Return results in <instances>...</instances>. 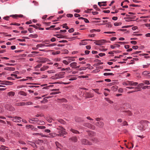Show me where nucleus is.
<instances>
[{"mask_svg":"<svg viewBox=\"0 0 150 150\" xmlns=\"http://www.w3.org/2000/svg\"><path fill=\"white\" fill-rule=\"evenodd\" d=\"M56 45V43H53L50 44L48 45H46V47H50L51 46H53L55 45Z\"/></svg>","mask_w":150,"mask_h":150,"instance_id":"obj_45","label":"nucleus"},{"mask_svg":"<svg viewBox=\"0 0 150 150\" xmlns=\"http://www.w3.org/2000/svg\"><path fill=\"white\" fill-rule=\"evenodd\" d=\"M63 62L65 64H66V65H67L68 64L69 62L68 61H66V60H63Z\"/></svg>","mask_w":150,"mask_h":150,"instance_id":"obj_58","label":"nucleus"},{"mask_svg":"<svg viewBox=\"0 0 150 150\" xmlns=\"http://www.w3.org/2000/svg\"><path fill=\"white\" fill-rule=\"evenodd\" d=\"M18 94L21 95H23L24 96H26L27 94L24 91H21L18 92Z\"/></svg>","mask_w":150,"mask_h":150,"instance_id":"obj_26","label":"nucleus"},{"mask_svg":"<svg viewBox=\"0 0 150 150\" xmlns=\"http://www.w3.org/2000/svg\"><path fill=\"white\" fill-rule=\"evenodd\" d=\"M96 125L99 128H102L104 125V124L102 122H97L96 124Z\"/></svg>","mask_w":150,"mask_h":150,"instance_id":"obj_8","label":"nucleus"},{"mask_svg":"<svg viewBox=\"0 0 150 150\" xmlns=\"http://www.w3.org/2000/svg\"><path fill=\"white\" fill-rule=\"evenodd\" d=\"M91 140L94 142H98V139L97 138L94 137L92 138L91 139Z\"/></svg>","mask_w":150,"mask_h":150,"instance_id":"obj_41","label":"nucleus"},{"mask_svg":"<svg viewBox=\"0 0 150 150\" xmlns=\"http://www.w3.org/2000/svg\"><path fill=\"white\" fill-rule=\"evenodd\" d=\"M8 95L9 96H13L15 95V93L11 91L8 93Z\"/></svg>","mask_w":150,"mask_h":150,"instance_id":"obj_38","label":"nucleus"},{"mask_svg":"<svg viewBox=\"0 0 150 150\" xmlns=\"http://www.w3.org/2000/svg\"><path fill=\"white\" fill-rule=\"evenodd\" d=\"M47 102V99H45V98H44L43 100L41 101V103H44V102Z\"/></svg>","mask_w":150,"mask_h":150,"instance_id":"obj_59","label":"nucleus"},{"mask_svg":"<svg viewBox=\"0 0 150 150\" xmlns=\"http://www.w3.org/2000/svg\"><path fill=\"white\" fill-rule=\"evenodd\" d=\"M93 95L91 93H88L87 94V96L88 98H91L93 97Z\"/></svg>","mask_w":150,"mask_h":150,"instance_id":"obj_46","label":"nucleus"},{"mask_svg":"<svg viewBox=\"0 0 150 150\" xmlns=\"http://www.w3.org/2000/svg\"><path fill=\"white\" fill-rule=\"evenodd\" d=\"M70 131L72 133L75 134H79V132L78 131L75 130L73 129H71Z\"/></svg>","mask_w":150,"mask_h":150,"instance_id":"obj_21","label":"nucleus"},{"mask_svg":"<svg viewBox=\"0 0 150 150\" xmlns=\"http://www.w3.org/2000/svg\"><path fill=\"white\" fill-rule=\"evenodd\" d=\"M118 43L120 44L121 45H125V44H126L127 43V42H118Z\"/></svg>","mask_w":150,"mask_h":150,"instance_id":"obj_54","label":"nucleus"},{"mask_svg":"<svg viewBox=\"0 0 150 150\" xmlns=\"http://www.w3.org/2000/svg\"><path fill=\"white\" fill-rule=\"evenodd\" d=\"M58 130V134L57 135L60 137L63 136L64 134H66V132L65 131V129L63 127L59 126L58 128H57Z\"/></svg>","mask_w":150,"mask_h":150,"instance_id":"obj_1","label":"nucleus"},{"mask_svg":"<svg viewBox=\"0 0 150 150\" xmlns=\"http://www.w3.org/2000/svg\"><path fill=\"white\" fill-rule=\"evenodd\" d=\"M138 84V83L137 82H134L133 81H132V83L131 86H136Z\"/></svg>","mask_w":150,"mask_h":150,"instance_id":"obj_51","label":"nucleus"},{"mask_svg":"<svg viewBox=\"0 0 150 150\" xmlns=\"http://www.w3.org/2000/svg\"><path fill=\"white\" fill-rule=\"evenodd\" d=\"M149 123V122L147 121H142L140 122L141 125L139 127V129L141 130H144V128L146 125L147 126V124Z\"/></svg>","mask_w":150,"mask_h":150,"instance_id":"obj_3","label":"nucleus"},{"mask_svg":"<svg viewBox=\"0 0 150 150\" xmlns=\"http://www.w3.org/2000/svg\"><path fill=\"white\" fill-rule=\"evenodd\" d=\"M0 141L2 142H5V139L2 137L0 136Z\"/></svg>","mask_w":150,"mask_h":150,"instance_id":"obj_57","label":"nucleus"},{"mask_svg":"<svg viewBox=\"0 0 150 150\" xmlns=\"http://www.w3.org/2000/svg\"><path fill=\"white\" fill-rule=\"evenodd\" d=\"M55 144L57 148H59L60 149H62V146L58 142H55Z\"/></svg>","mask_w":150,"mask_h":150,"instance_id":"obj_15","label":"nucleus"},{"mask_svg":"<svg viewBox=\"0 0 150 150\" xmlns=\"http://www.w3.org/2000/svg\"><path fill=\"white\" fill-rule=\"evenodd\" d=\"M150 65V64H146L143 65V68H147Z\"/></svg>","mask_w":150,"mask_h":150,"instance_id":"obj_49","label":"nucleus"},{"mask_svg":"<svg viewBox=\"0 0 150 150\" xmlns=\"http://www.w3.org/2000/svg\"><path fill=\"white\" fill-rule=\"evenodd\" d=\"M37 127L40 129H45L46 128L44 126H38Z\"/></svg>","mask_w":150,"mask_h":150,"instance_id":"obj_55","label":"nucleus"},{"mask_svg":"<svg viewBox=\"0 0 150 150\" xmlns=\"http://www.w3.org/2000/svg\"><path fill=\"white\" fill-rule=\"evenodd\" d=\"M83 125L93 130H94L95 129V127L94 126L89 123H85Z\"/></svg>","mask_w":150,"mask_h":150,"instance_id":"obj_4","label":"nucleus"},{"mask_svg":"<svg viewBox=\"0 0 150 150\" xmlns=\"http://www.w3.org/2000/svg\"><path fill=\"white\" fill-rule=\"evenodd\" d=\"M49 137H56L57 134L54 133H51L49 134Z\"/></svg>","mask_w":150,"mask_h":150,"instance_id":"obj_25","label":"nucleus"},{"mask_svg":"<svg viewBox=\"0 0 150 150\" xmlns=\"http://www.w3.org/2000/svg\"><path fill=\"white\" fill-rule=\"evenodd\" d=\"M21 118L20 117L15 116L13 117L12 120L14 122H21Z\"/></svg>","mask_w":150,"mask_h":150,"instance_id":"obj_6","label":"nucleus"},{"mask_svg":"<svg viewBox=\"0 0 150 150\" xmlns=\"http://www.w3.org/2000/svg\"><path fill=\"white\" fill-rule=\"evenodd\" d=\"M33 104V103L31 102H28L25 103V105H32Z\"/></svg>","mask_w":150,"mask_h":150,"instance_id":"obj_63","label":"nucleus"},{"mask_svg":"<svg viewBox=\"0 0 150 150\" xmlns=\"http://www.w3.org/2000/svg\"><path fill=\"white\" fill-rule=\"evenodd\" d=\"M88 132V135L90 137H94L96 135V133L94 132L89 131Z\"/></svg>","mask_w":150,"mask_h":150,"instance_id":"obj_12","label":"nucleus"},{"mask_svg":"<svg viewBox=\"0 0 150 150\" xmlns=\"http://www.w3.org/2000/svg\"><path fill=\"white\" fill-rule=\"evenodd\" d=\"M48 59H46V58H45V59H42V60H41L40 61V63H44L46 62H48Z\"/></svg>","mask_w":150,"mask_h":150,"instance_id":"obj_31","label":"nucleus"},{"mask_svg":"<svg viewBox=\"0 0 150 150\" xmlns=\"http://www.w3.org/2000/svg\"><path fill=\"white\" fill-rule=\"evenodd\" d=\"M60 51H57L55 52H52V54L53 55H55L59 54H60Z\"/></svg>","mask_w":150,"mask_h":150,"instance_id":"obj_42","label":"nucleus"},{"mask_svg":"<svg viewBox=\"0 0 150 150\" xmlns=\"http://www.w3.org/2000/svg\"><path fill=\"white\" fill-rule=\"evenodd\" d=\"M4 69L10 71H14L15 70V68L13 67H6L4 68Z\"/></svg>","mask_w":150,"mask_h":150,"instance_id":"obj_18","label":"nucleus"},{"mask_svg":"<svg viewBox=\"0 0 150 150\" xmlns=\"http://www.w3.org/2000/svg\"><path fill=\"white\" fill-rule=\"evenodd\" d=\"M67 23L64 24L63 25V28H65L66 29H68L69 28L67 26Z\"/></svg>","mask_w":150,"mask_h":150,"instance_id":"obj_48","label":"nucleus"},{"mask_svg":"<svg viewBox=\"0 0 150 150\" xmlns=\"http://www.w3.org/2000/svg\"><path fill=\"white\" fill-rule=\"evenodd\" d=\"M105 99L108 102L112 104L113 103V102L112 100H111L108 98H105Z\"/></svg>","mask_w":150,"mask_h":150,"instance_id":"obj_35","label":"nucleus"},{"mask_svg":"<svg viewBox=\"0 0 150 150\" xmlns=\"http://www.w3.org/2000/svg\"><path fill=\"white\" fill-rule=\"evenodd\" d=\"M68 78H69V81H73L77 79V77L75 75H70L68 76Z\"/></svg>","mask_w":150,"mask_h":150,"instance_id":"obj_7","label":"nucleus"},{"mask_svg":"<svg viewBox=\"0 0 150 150\" xmlns=\"http://www.w3.org/2000/svg\"><path fill=\"white\" fill-rule=\"evenodd\" d=\"M103 75L105 76L114 75V74L112 73H105L103 74Z\"/></svg>","mask_w":150,"mask_h":150,"instance_id":"obj_37","label":"nucleus"},{"mask_svg":"<svg viewBox=\"0 0 150 150\" xmlns=\"http://www.w3.org/2000/svg\"><path fill=\"white\" fill-rule=\"evenodd\" d=\"M127 16L126 17L124 18V19H134L135 18L136 16H132L131 17H130L128 15H126Z\"/></svg>","mask_w":150,"mask_h":150,"instance_id":"obj_14","label":"nucleus"},{"mask_svg":"<svg viewBox=\"0 0 150 150\" xmlns=\"http://www.w3.org/2000/svg\"><path fill=\"white\" fill-rule=\"evenodd\" d=\"M17 106H21L25 105V102H21L18 103H16L15 104Z\"/></svg>","mask_w":150,"mask_h":150,"instance_id":"obj_22","label":"nucleus"},{"mask_svg":"<svg viewBox=\"0 0 150 150\" xmlns=\"http://www.w3.org/2000/svg\"><path fill=\"white\" fill-rule=\"evenodd\" d=\"M67 16L68 17H72L73 16V15L71 14H67Z\"/></svg>","mask_w":150,"mask_h":150,"instance_id":"obj_62","label":"nucleus"},{"mask_svg":"<svg viewBox=\"0 0 150 150\" xmlns=\"http://www.w3.org/2000/svg\"><path fill=\"white\" fill-rule=\"evenodd\" d=\"M112 26V25L111 24L110 22L108 23H107L106 27L108 28H111Z\"/></svg>","mask_w":150,"mask_h":150,"instance_id":"obj_47","label":"nucleus"},{"mask_svg":"<svg viewBox=\"0 0 150 150\" xmlns=\"http://www.w3.org/2000/svg\"><path fill=\"white\" fill-rule=\"evenodd\" d=\"M49 67L48 66H45L40 68V70L41 71H44L47 69Z\"/></svg>","mask_w":150,"mask_h":150,"instance_id":"obj_29","label":"nucleus"},{"mask_svg":"<svg viewBox=\"0 0 150 150\" xmlns=\"http://www.w3.org/2000/svg\"><path fill=\"white\" fill-rule=\"evenodd\" d=\"M88 67H81L80 69V70H85L87 68H88Z\"/></svg>","mask_w":150,"mask_h":150,"instance_id":"obj_60","label":"nucleus"},{"mask_svg":"<svg viewBox=\"0 0 150 150\" xmlns=\"http://www.w3.org/2000/svg\"><path fill=\"white\" fill-rule=\"evenodd\" d=\"M110 47L111 48L114 49L115 47H120V45H119L115 44L113 45H111Z\"/></svg>","mask_w":150,"mask_h":150,"instance_id":"obj_17","label":"nucleus"},{"mask_svg":"<svg viewBox=\"0 0 150 150\" xmlns=\"http://www.w3.org/2000/svg\"><path fill=\"white\" fill-rule=\"evenodd\" d=\"M144 83L146 85H149L150 84L149 82V81H143Z\"/></svg>","mask_w":150,"mask_h":150,"instance_id":"obj_53","label":"nucleus"},{"mask_svg":"<svg viewBox=\"0 0 150 150\" xmlns=\"http://www.w3.org/2000/svg\"><path fill=\"white\" fill-rule=\"evenodd\" d=\"M95 41L96 42H94V43H95L96 45H103L104 42H107L106 40L103 39L99 40H95Z\"/></svg>","mask_w":150,"mask_h":150,"instance_id":"obj_5","label":"nucleus"},{"mask_svg":"<svg viewBox=\"0 0 150 150\" xmlns=\"http://www.w3.org/2000/svg\"><path fill=\"white\" fill-rule=\"evenodd\" d=\"M62 51L64 52L63 53L65 54H68L69 52L66 49H64Z\"/></svg>","mask_w":150,"mask_h":150,"instance_id":"obj_56","label":"nucleus"},{"mask_svg":"<svg viewBox=\"0 0 150 150\" xmlns=\"http://www.w3.org/2000/svg\"><path fill=\"white\" fill-rule=\"evenodd\" d=\"M69 139L71 141L74 142H76L78 140V139L76 137H70Z\"/></svg>","mask_w":150,"mask_h":150,"instance_id":"obj_9","label":"nucleus"},{"mask_svg":"<svg viewBox=\"0 0 150 150\" xmlns=\"http://www.w3.org/2000/svg\"><path fill=\"white\" fill-rule=\"evenodd\" d=\"M122 124V125H123V126H125L126 125H128L127 122L126 121H124Z\"/></svg>","mask_w":150,"mask_h":150,"instance_id":"obj_61","label":"nucleus"},{"mask_svg":"<svg viewBox=\"0 0 150 150\" xmlns=\"http://www.w3.org/2000/svg\"><path fill=\"white\" fill-rule=\"evenodd\" d=\"M106 1H103L102 2H98V4L99 6H105L106 5V4H102L103 3H106Z\"/></svg>","mask_w":150,"mask_h":150,"instance_id":"obj_27","label":"nucleus"},{"mask_svg":"<svg viewBox=\"0 0 150 150\" xmlns=\"http://www.w3.org/2000/svg\"><path fill=\"white\" fill-rule=\"evenodd\" d=\"M122 24V23L119 22V23H115L114 25L115 26H117L119 25H121Z\"/></svg>","mask_w":150,"mask_h":150,"instance_id":"obj_44","label":"nucleus"},{"mask_svg":"<svg viewBox=\"0 0 150 150\" xmlns=\"http://www.w3.org/2000/svg\"><path fill=\"white\" fill-rule=\"evenodd\" d=\"M54 36L57 37V38H65V36H63L61 35L60 34H56L55 35H54Z\"/></svg>","mask_w":150,"mask_h":150,"instance_id":"obj_19","label":"nucleus"},{"mask_svg":"<svg viewBox=\"0 0 150 150\" xmlns=\"http://www.w3.org/2000/svg\"><path fill=\"white\" fill-rule=\"evenodd\" d=\"M66 58H68V59H67V61L69 62V63L71 62V61H74V57H66Z\"/></svg>","mask_w":150,"mask_h":150,"instance_id":"obj_20","label":"nucleus"},{"mask_svg":"<svg viewBox=\"0 0 150 150\" xmlns=\"http://www.w3.org/2000/svg\"><path fill=\"white\" fill-rule=\"evenodd\" d=\"M132 83V81H127L126 82L123 83V85H130L131 86Z\"/></svg>","mask_w":150,"mask_h":150,"instance_id":"obj_24","label":"nucleus"},{"mask_svg":"<svg viewBox=\"0 0 150 150\" xmlns=\"http://www.w3.org/2000/svg\"><path fill=\"white\" fill-rule=\"evenodd\" d=\"M29 36L33 38H37L38 36L36 34H35L34 35L30 34L29 35Z\"/></svg>","mask_w":150,"mask_h":150,"instance_id":"obj_43","label":"nucleus"},{"mask_svg":"<svg viewBox=\"0 0 150 150\" xmlns=\"http://www.w3.org/2000/svg\"><path fill=\"white\" fill-rule=\"evenodd\" d=\"M150 74V73H149L147 71H143L142 73V75L144 76H146L148 74Z\"/></svg>","mask_w":150,"mask_h":150,"instance_id":"obj_36","label":"nucleus"},{"mask_svg":"<svg viewBox=\"0 0 150 150\" xmlns=\"http://www.w3.org/2000/svg\"><path fill=\"white\" fill-rule=\"evenodd\" d=\"M11 25H15L17 26H19L20 25V24L18 23H12L10 24Z\"/></svg>","mask_w":150,"mask_h":150,"instance_id":"obj_50","label":"nucleus"},{"mask_svg":"<svg viewBox=\"0 0 150 150\" xmlns=\"http://www.w3.org/2000/svg\"><path fill=\"white\" fill-rule=\"evenodd\" d=\"M6 148H8V147L3 145H1L0 146V150H5Z\"/></svg>","mask_w":150,"mask_h":150,"instance_id":"obj_40","label":"nucleus"},{"mask_svg":"<svg viewBox=\"0 0 150 150\" xmlns=\"http://www.w3.org/2000/svg\"><path fill=\"white\" fill-rule=\"evenodd\" d=\"M2 83H1V84L6 85H11L12 84V83L7 81H3Z\"/></svg>","mask_w":150,"mask_h":150,"instance_id":"obj_13","label":"nucleus"},{"mask_svg":"<svg viewBox=\"0 0 150 150\" xmlns=\"http://www.w3.org/2000/svg\"><path fill=\"white\" fill-rule=\"evenodd\" d=\"M77 63L76 62H73L71 63L70 64V66L72 68H75L76 67V66Z\"/></svg>","mask_w":150,"mask_h":150,"instance_id":"obj_16","label":"nucleus"},{"mask_svg":"<svg viewBox=\"0 0 150 150\" xmlns=\"http://www.w3.org/2000/svg\"><path fill=\"white\" fill-rule=\"evenodd\" d=\"M93 90L98 94H101V93L99 92V89H93Z\"/></svg>","mask_w":150,"mask_h":150,"instance_id":"obj_39","label":"nucleus"},{"mask_svg":"<svg viewBox=\"0 0 150 150\" xmlns=\"http://www.w3.org/2000/svg\"><path fill=\"white\" fill-rule=\"evenodd\" d=\"M12 16L13 18H16L17 17H22L23 16L22 15H15L11 16Z\"/></svg>","mask_w":150,"mask_h":150,"instance_id":"obj_34","label":"nucleus"},{"mask_svg":"<svg viewBox=\"0 0 150 150\" xmlns=\"http://www.w3.org/2000/svg\"><path fill=\"white\" fill-rule=\"evenodd\" d=\"M65 74L64 72H61L58 74H57L59 79H60L63 78L64 77V76Z\"/></svg>","mask_w":150,"mask_h":150,"instance_id":"obj_11","label":"nucleus"},{"mask_svg":"<svg viewBox=\"0 0 150 150\" xmlns=\"http://www.w3.org/2000/svg\"><path fill=\"white\" fill-rule=\"evenodd\" d=\"M28 144L34 148L37 147V146L35 144L32 142H29V143Z\"/></svg>","mask_w":150,"mask_h":150,"instance_id":"obj_28","label":"nucleus"},{"mask_svg":"<svg viewBox=\"0 0 150 150\" xmlns=\"http://www.w3.org/2000/svg\"><path fill=\"white\" fill-rule=\"evenodd\" d=\"M122 112L124 113V114L125 115H128L129 116H131L132 115V112L129 110H124Z\"/></svg>","mask_w":150,"mask_h":150,"instance_id":"obj_10","label":"nucleus"},{"mask_svg":"<svg viewBox=\"0 0 150 150\" xmlns=\"http://www.w3.org/2000/svg\"><path fill=\"white\" fill-rule=\"evenodd\" d=\"M57 120L59 122L62 124L64 125L66 122L63 120L61 119H59Z\"/></svg>","mask_w":150,"mask_h":150,"instance_id":"obj_23","label":"nucleus"},{"mask_svg":"<svg viewBox=\"0 0 150 150\" xmlns=\"http://www.w3.org/2000/svg\"><path fill=\"white\" fill-rule=\"evenodd\" d=\"M81 142L82 144L85 145H92V143L89 142L88 140L85 139H81Z\"/></svg>","mask_w":150,"mask_h":150,"instance_id":"obj_2","label":"nucleus"},{"mask_svg":"<svg viewBox=\"0 0 150 150\" xmlns=\"http://www.w3.org/2000/svg\"><path fill=\"white\" fill-rule=\"evenodd\" d=\"M51 79H59L57 74H56L54 76H52L51 77Z\"/></svg>","mask_w":150,"mask_h":150,"instance_id":"obj_32","label":"nucleus"},{"mask_svg":"<svg viewBox=\"0 0 150 150\" xmlns=\"http://www.w3.org/2000/svg\"><path fill=\"white\" fill-rule=\"evenodd\" d=\"M46 45H45L44 44H38L36 45V47H37V48H38L39 47H42L43 46H46Z\"/></svg>","mask_w":150,"mask_h":150,"instance_id":"obj_33","label":"nucleus"},{"mask_svg":"<svg viewBox=\"0 0 150 150\" xmlns=\"http://www.w3.org/2000/svg\"><path fill=\"white\" fill-rule=\"evenodd\" d=\"M30 27H33L35 28L36 29H38V27L36 25H29Z\"/></svg>","mask_w":150,"mask_h":150,"instance_id":"obj_52","label":"nucleus"},{"mask_svg":"<svg viewBox=\"0 0 150 150\" xmlns=\"http://www.w3.org/2000/svg\"><path fill=\"white\" fill-rule=\"evenodd\" d=\"M118 88V86L116 85L113 86L111 87V89L113 91H116Z\"/></svg>","mask_w":150,"mask_h":150,"instance_id":"obj_30","label":"nucleus"},{"mask_svg":"<svg viewBox=\"0 0 150 150\" xmlns=\"http://www.w3.org/2000/svg\"><path fill=\"white\" fill-rule=\"evenodd\" d=\"M68 31L70 33L73 32L74 31V29L73 28H71Z\"/></svg>","mask_w":150,"mask_h":150,"instance_id":"obj_64","label":"nucleus"}]
</instances>
